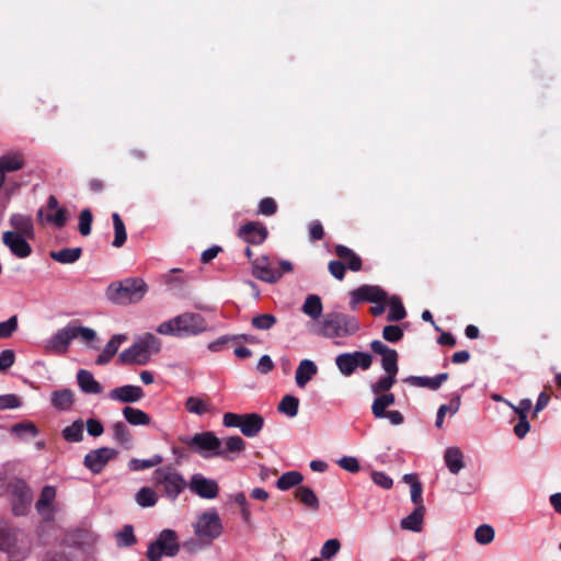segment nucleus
<instances>
[{
    "label": "nucleus",
    "mask_w": 561,
    "mask_h": 561,
    "mask_svg": "<svg viewBox=\"0 0 561 561\" xmlns=\"http://www.w3.org/2000/svg\"><path fill=\"white\" fill-rule=\"evenodd\" d=\"M180 337L197 335L208 330V324L199 313L185 312L176 316Z\"/></svg>",
    "instance_id": "obj_11"
},
{
    "label": "nucleus",
    "mask_w": 561,
    "mask_h": 561,
    "mask_svg": "<svg viewBox=\"0 0 561 561\" xmlns=\"http://www.w3.org/2000/svg\"><path fill=\"white\" fill-rule=\"evenodd\" d=\"M389 307L390 309L387 316L389 322L400 321L407 317L405 308L399 296H392L389 299Z\"/></svg>",
    "instance_id": "obj_43"
},
{
    "label": "nucleus",
    "mask_w": 561,
    "mask_h": 561,
    "mask_svg": "<svg viewBox=\"0 0 561 561\" xmlns=\"http://www.w3.org/2000/svg\"><path fill=\"white\" fill-rule=\"evenodd\" d=\"M11 510L14 516H26L33 502V490L21 478H14L7 484Z\"/></svg>",
    "instance_id": "obj_6"
},
{
    "label": "nucleus",
    "mask_w": 561,
    "mask_h": 561,
    "mask_svg": "<svg viewBox=\"0 0 561 561\" xmlns=\"http://www.w3.org/2000/svg\"><path fill=\"white\" fill-rule=\"evenodd\" d=\"M444 460L453 474H458L465 467L463 454L458 447H448L444 454Z\"/></svg>",
    "instance_id": "obj_29"
},
{
    "label": "nucleus",
    "mask_w": 561,
    "mask_h": 561,
    "mask_svg": "<svg viewBox=\"0 0 561 561\" xmlns=\"http://www.w3.org/2000/svg\"><path fill=\"white\" fill-rule=\"evenodd\" d=\"M136 502L141 507H152L158 502V494L153 489L149 486H142L136 493Z\"/></svg>",
    "instance_id": "obj_45"
},
{
    "label": "nucleus",
    "mask_w": 561,
    "mask_h": 561,
    "mask_svg": "<svg viewBox=\"0 0 561 561\" xmlns=\"http://www.w3.org/2000/svg\"><path fill=\"white\" fill-rule=\"evenodd\" d=\"M69 325L72 330V333L75 334V339H81L83 342L89 343L96 337L95 331L90 328L77 325L75 322H70Z\"/></svg>",
    "instance_id": "obj_53"
},
{
    "label": "nucleus",
    "mask_w": 561,
    "mask_h": 561,
    "mask_svg": "<svg viewBox=\"0 0 561 561\" xmlns=\"http://www.w3.org/2000/svg\"><path fill=\"white\" fill-rule=\"evenodd\" d=\"M77 381L84 393L100 394L103 391L101 383L94 379L89 370L80 369L77 373Z\"/></svg>",
    "instance_id": "obj_27"
},
{
    "label": "nucleus",
    "mask_w": 561,
    "mask_h": 561,
    "mask_svg": "<svg viewBox=\"0 0 561 561\" xmlns=\"http://www.w3.org/2000/svg\"><path fill=\"white\" fill-rule=\"evenodd\" d=\"M245 448L247 443L242 437L238 435L229 436L221 442L217 451V457L231 461L234 459V454H240L244 451Z\"/></svg>",
    "instance_id": "obj_20"
},
{
    "label": "nucleus",
    "mask_w": 561,
    "mask_h": 561,
    "mask_svg": "<svg viewBox=\"0 0 561 561\" xmlns=\"http://www.w3.org/2000/svg\"><path fill=\"white\" fill-rule=\"evenodd\" d=\"M277 211V203L272 197H264L259 203V214L263 216H273Z\"/></svg>",
    "instance_id": "obj_60"
},
{
    "label": "nucleus",
    "mask_w": 561,
    "mask_h": 561,
    "mask_svg": "<svg viewBox=\"0 0 561 561\" xmlns=\"http://www.w3.org/2000/svg\"><path fill=\"white\" fill-rule=\"evenodd\" d=\"M264 417L259 413L242 414L240 432L245 437H256L264 427Z\"/></svg>",
    "instance_id": "obj_22"
},
{
    "label": "nucleus",
    "mask_w": 561,
    "mask_h": 561,
    "mask_svg": "<svg viewBox=\"0 0 561 561\" xmlns=\"http://www.w3.org/2000/svg\"><path fill=\"white\" fill-rule=\"evenodd\" d=\"M18 329V316L10 317L7 321L0 322V339H9Z\"/></svg>",
    "instance_id": "obj_58"
},
{
    "label": "nucleus",
    "mask_w": 561,
    "mask_h": 561,
    "mask_svg": "<svg viewBox=\"0 0 561 561\" xmlns=\"http://www.w3.org/2000/svg\"><path fill=\"white\" fill-rule=\"evenodd\" d=\"M396 397L391 392H383L378 394L371 404V413L375 416V419H383L385 417V410L389 408L390 405L394 404Z\"/></svg>",
    "instance_id": "obj_31"
},
{
    "label": "nucleus",
    "mask_w": 561,
    "mask_h": 561,
    "mask_svg": "<svg viewBox=\"0 0 561 561\" xmlns=\"http://www.w3.org/2000/svg\"><path fill=\"white\" fill-rule=\"evenodd\" d=\"M404 482L411 484V500L416 506L422 505V484L414 474H405L403 477Z\"/></svg>",
    "instance_id": "obj_49"
},
{
    "label": "nucleus",
    "mask_w": 561,
    "mask_h": 561,
    "mask_svg": "<svg viewBox=\"0 0 561 561\" xmlns=\"http://www.w3.org/2000/svg\"><path fill=\"white\" fill-rule=\"evenodd\" d=\"M253 275L255 278L265 283H276L284 273L293 271V264L289 261H280L278 267H273L268 256L263 255L252 261Z\"/></svg>",
    "instance_id": "obj_9"
},
{
    "label": "nucleus",
    "mask_w": 561,
    "mask_h": 561,
    "mask_svg": "<svg viewBox=\"0 0 561 561\" xmlns=\"http://www.w3.org/2000/svg\"><path fill=\"white\" fill-rule=\"evenodd\" d=\"M276 317L271 313L257 314L251 320L252 327L256 330H270L276 324Z\"/></svg>",
    "instance_id": "obj_51"
},
{
    "label": "nucleus",
    "mask_w": 561,
    "mask_h": 561,
    "mask_svg": "<svg viewBox=\"0 0 561 561\" xmlns=\"http://www.w3.org/2000/svg\"><path fill=\"white\" fill-rule=\"evenodd\" d=\"M341 549V542L339 539L327 540L320 551L321 558L325 560L332 559Z\"/></svg>",
    "instance_id": "obj_55"
},
{
    "label": "nucleus",
    "mask_w": 561,
    "mask_h": 561,
    "mask_svg": "<svg viewBox=\"0 0 561 561\" xmlns=\"http://www.w3.org/2000/svg\"><path fill=\"white\" fill-rule=\"evenodd\" d=\"M154 482L160 486L162 495L172 502L187 488L183 474L171 465L154 470Z\"/></svg>",
    "instance_id": "obj_5"
},
{
    "label": "nucleus",
    "mask_w": 561,
    "mask_h": 561,
    "mask_svg": "<svg viewBox=\"0 0 561 561\" xmlns=\"http://www.w3.org/2000/svg\"><path fill=\"white\" fill-rule=\"evenodd\" d=\"M148 290L147 284L137 277L125 278L107 287L106 295L117 305L136 304L140 301Z\"/></svg>",
    "instance_id": "obj_3"
},
{
    "label": "nucleus",
    "mask_w": 561,
    "mask_h": 561,
    "mask_svg": "<svg viewBox=\"0 0 561 561\" xmlns=\"http://www.w3.org/2000/svg\"><path fill=\"white\" fill-rule=\"evenodd\" d=\"M185 409L197 415H203L209 411L208 404L198 397H188L185 401Z\"/></svg>",
    "instance_id": "obj_52"
},
{
    "label": "nucleus",
    "mask_w": 561,
    "mask_h": 561,
    "mask_svg": "<svg viewBox=\"0 0 561 561\" xmlns=\"http://www.w3.org/2000/svg\"><path fill=\"white\" fill-rule=\"evenodd\" d=\"M474 538L480 545H488L494 539V529L486 524L480 525L476 529Z\"/></svg>",
    "instance_id": "obj_54"
},
{
    "label": "nucleus",
    "mask_w": 561,
    "mask_h": 561,
    "mask_svg": "<svg viewBox=\"0 0 561 561\" xmlns=\"http://www.w3.org/2000/svg\"><path fill=\"white\" fill-rule=\"evenodd\" d=\"M123 415L126 419V421L131 425H148L151 421L150 416L147 413L131 407H125L123 409Z\"/></svg>",
    "instance_id": "obj_38"
},
{
    "label": "nucleus",
    "mask_w": 561,
    "mask_h": 561,
    "mask_svg": "<svg viewBox=\"0 0 561 561\" xmlns=\"http://www.w3.org/2000/svg\"><path fill=\"white\" fill-rule=\"evenodd\" d=\"M68 219V210L66 208H58L54 215L48 214L46 220L54 222L58 228H62Z\"/></svg>",
    "instance_id": "obj_63"
},
{
    "label": "nucleus",
    "mask_w": 561,
    "mask_h": 561,
    "mask_svg": "<svg viewBox=\"0 0 561 561\" xmlns=\"http://www.w3.org/2000/svg\"><path fill=\"white\" fill-rule=\"evenodd\" d=\"M351 305L355 307L359 302H382L388 300L387 293L379 286L362 285L351 294Z\"/></svg>",
    "instance_id": "obj_17"
},
{
    "label": "nucleus",
    "mask_w": 561,
    "mask_h": 561,
    "mask_svg": "<svg viewBox=\"0 0 561 561\" xmlns=\"http://www.w3.org/2000/svg\"><path fill=\"white\" fill-rule=\"evenodd\" d=\"M25 164L24 158L21 153L4 154L0 157V168L5 173L14 172L23 169Z\"/></svg>",
    "instance_id": "obj_37"
},
{
    "label": "nucleus",
    "mask_w": 561,
    "mask_h": 561,
    "mask_svg": "<svg viewBox=\"0 0 561 561\" xmlns=\"http://www.w3.org/2000/svg\"><path fill=\"white\" fill-rule=\"evenodd\" d=\"M10 225L14 228V232L26 238H34V225L31 216L13 214L10 218Z\"/></svg>",
    "instance_id": "obj_28"
},
{
    "label": "nucleus",
    "mask_w": 561,
    "mask_h": 561,
    "mask_svg": "<svg viewBox=\"0 0 561 561\" xmlns=\"http://www.w3.org/2000/svg\"><path fill=\"white\" fill-rule=\"evenodd\" d=\"M337 465L342 469H344L348 472H352V473H355V472L359 471V469H360L358 460L355 457H351V456L342 457L337 461Z\"/></svg>",
    "instance_id": "obj_64"
},
{
    "label": "nucleus",
    "mask_w": 561,
    "mask_h": 561,
    "mask_svg": "<svg viewBox=\"0 0 561 561\" xmlns=\"http://www.w3.org/2000/svg\"><path fill=\"white\" fill-rule=\"evenodd\" d=\"M277 409L280 413L286 414L289 417H295L298 414L299 399L294 396L286 394L278 403Z\"/></svg>",
    "instance_id": "obj_46"
},
{
    "label": "nucleus",
    "mask_w": 561,
    "mask_h": 561,
    "mask_svg": "<svg viewBox=\"0 0 561 561\" xmlns=\"http://www.w3.org/2000/svg\"><path fill=\"white\" fill-rule=\"evenodd\" d=\"M268 236L267 228L259 221H249L240 227L238 237L248 244L260 245Z\"/></svg>",
    "instance_id": "obj_15"
},
{
    "label": "nucleus",
    "mask_w": 561,
    "mask_h": 561,
    "mask_svg": "<svg viewBox=\"0 0 561 561\" xmlns=\"http://www.w3.org/2000/svg\"><path fill=\"white\" fill-rule=\"evenodd\" d=\"M295 499L312 511L319 510V500L309 486H297L295 490Z\"/></svg>",
    "instance_id": "obj_33"
},
{
    "label": "nucleus",
    "mask_w": 561,
    "mask_h": 561,
    "mask_svg": "<svg viewBox=\"0 0 561 561\" xmlns=\"http://www.w3.org/2000/svg\"><path fill=\"white\" fill-rule=\"evenodd\" d=\"M334 253L345 264V268L352 272H359L363 267V261L358 254H356L352 249L343 245L336 244L334 247Z\"/></svg>",
    "instance_id": "obj_23"
},
{
    "label": "nucleus",
    "mask_w": 561,
    "mask_h": 561,
    "mask_svg": "<svg viewBox=\"0 0 561 561\" xmlns=\"http://www.w3.org/2000/svg\"><path fill=\"white\" fill-rule=\"evenodd\" d=\"M0 550L8 553L10 561H22L28 552L24 534L4 519H0Z\"/></svg>",
    "instance_id": "obj_4"
},
{
    "label": "nucleus",
    "mask_w": 561,
    "mask_h": 561,
    "mask_svg": "<svg viewBox=\"0 0 561 561\" xmlns=\"http://www.w3.org/2000/svg\"><path fill=\"white\" fill-rule=\"evenodd\" d=\"M11 432L22 439L35 437L38 434V430L35 424L27 421L12 425Z\"/></svg>",
    "instance_id": "obj_47"
},
{
    "label": "nucleus",
    "mask_w": 561,
    "mask_h": 561,
    "mask_svg": "<svg viewBox=\"0 0 561 561\" xmlns=\"http://www.w3.org/2000/svg\"><path fill=\"white\" fill-rule=\"evenodd\" d=\"M118 456V451L110 447H101L89 451L83 459V465L92 473H101L106 465Z\"/></svg>",
    "instance_id": "obj_12"
},
{
    "label": "nucleus",
    "mask_w": 561,
    "mask_h": 561,
    "mask_svg": "<svg viewBox=\"0 0 561 561\" xmlns=\"http://www.w3.org/2000/svg\"><path fill=\"white\" fill-rule=\"evenodd\" d=\"M127 340L125 334H115L106 343L101 354L96 357L95 363L100 366L106 365L111 362L113 356L117 353L122 343Z\"/></svg>",
    "instance_id": "obj_25"
},
{
    "label": "nucleus",
    "mask_w": 561,
    "mask_h": 561,
    "mask_svg": "<svg viewBox=\"0 0 561 561\" xmlns=\"http://www.w3.org/2000/svg\"><path fill=\"white\" fill-rule=\"evenodd\" d=\"M178 534L172 529H163L147 550L149 561H160L162 556L175 557L180 551Z\"/></svg>",
    "instance_id": "obj_7"
},
{
    "label": "nucleus",
    "mask_w": 561,
    "mask_h": 561,
    "mask_svg": "<svg viewBox=\"0 0 561 561\" xmlns=\"http://www.w3.org/2000/svg\"><path fill=\"white\" fill-rule=\"evenodd\" d=\"M330 274L337 280H343L345 277V264L340 260H332L328 264Z\"/></svg>",
    "instance_id": "obj_62"
},
{
    "label": "nucleus",
    "mask_w": 561,
    "mask_h": 561,
    "mask_svg": "<svg viewBox=\"0 0 561 561\" xmlns=\"http://www.w3.org/2000/svg\"><path fill=\"white\" fill-rule=\"evenodd\" d=\"M93 216L89 208L83 209L79 215V232L82 236H89L91 233Z\"/></svg>",
    "instance_id": "obj_56"
},
{
    "label": "nucleus",
    "mask_w": 561,
    "mask_h": 561,
    "mask_svg": "<svg viewBox=\"0 0 561 561\" xmlns=\"http://www.w3.org/2000/svg\"><path fill=\"white\" fill-rule=\"evenodd\" d=\"M221 533L222 524L215 510L204 512L194 525L195 536L206 546H209Z\"/></svg>",
    "instance_id": "obj_8"
},
{
    "label": "nucleus",
    "mask_w": 561,
    "mask_h": 561,
    "mask_svg": "<svg viewBox=\"0 0 561 561\" xmlns=\"http://www.w3.org/2000/svg\"><path fill=\"white\" fill-rule=\"evenodd\" d=\"M302 480L304 477L299 471H288L278 478L276 486L282 491H285L294 486H300L299 484Z\"/></svg>",
    "instance_id": "obj_40"
},
{
    "label": "nucleus",
    "mask_w": 561,
    "mask_h": 561,
    "mask_svg": "<svg viewBox=\"0 0 561 561\" xmlns=\"http://www.w3.org/2000/svg\"><path fill=\"white\" fill-rule=\"evenodd\" d=\"M358 330V323L342 312L327 313L312 332L328 339L344 337L354 334Z\"/></svg>",
    "instance_id": "obj_1"
},
{
    "label": "nucleus",
    "mask_w": 561,
    "mask_h": 561,
    "mask_svg": "<svg viewBox=\"0 0 561 561\" xmlns=\"http://www.w3.org/2000/svg\"><path fill=\"white\" fill-rule=\"evenodd\" d=\"M2 242L10 249L11 253L19 259H25L32 253V248L26 241V237L23 234L5 231L2 234Z\"/></svg>",
    "instance_id": "obj_18"
},
{
    "label": "nucleus",
    "mask_w": 561,
    "mask_h": 561,
    "mask_svg": "<svg viewBox=\"0 0 561 561\" xmlns=\"http://www.w3.org/2000/svg\"><path fill=\"white\" fill-rule=\"evenodd\" d=\"M448 373H440L435 377L410 376L404 379V382L414 387L437 390L442 386V383L448 379Z\"/></svg>",
    "instance_id": "obj_24"
},
{
    "label": "nucleus",
    "mask_w": 561,
    "mask_h": 561,
    "mask_svg": "<svg viewBox=\"0 0 561 561\" xmlns=\"http://www.w3.org/2000/svg\"><path fill=\"white\" fill-rule=\"evenodd\" d=\"M335 364L344 376H351L357 368L353 353H343L337 355Z\"/></svg>",
    "instance_id": "obj_44"
},
{
    "label": "nucleus",
    "mask_w": 561,
    "mask_h": 561,
    "mask_svg": "<svg viewBox=\"0 0 561 561\" xmlns=\"http://www.w3.org/2000/svg\"><path fill=\"white\" fill-rule=\"evenodd\" d=\"M73 401V392L70 389L56 390L51 394L53 405L60 411L70 410Z\"/></svg>",
    "instance_id": "obj_34"
},
{
    "label": "nucleus",
    "mask_w": 561,
    "mask_h": 561,
    "mask_svg": "<svg viewBox=\"0 0 561 561\" xmlns=\"http://www.w3.org/2000/svg\"><path fill=\"white\" fill-rule=\"evenodd\" d=\"M425 507L423 505H419L414 508V511L404 517L400 525L403 529L412 530V531H421L423 526Z\"/></svg>",
    "instance_id": "obj_30"
},
{
    "label": "nucleus",
    "mask_w": 561,
    "mask_h": 561,
    "mask_svg": "<svg viewBox=\"0 0 561 561\" xmlns=\"http://www.w3.org/2000/svg\"><path fill=\"white\" fill-rule=\"evenodd\" d=\"M73 340L75 334L68 324L62 329H59L49 340L45 342L44 351L49 355H65Z\"/></svg>",
    "instance_id": "obj_13"
},
{
    "label": "nucleus",
    "mask_w": 561,
    "mask_h": 561,
    "mask_svg": "<svg viewBox=\"0 0 561 561\" xmlns=\"http://www.w3.org/2000/svg\"><path fill=\"white\" fill-rule=\"evenodd\" d=\"M396 377V375L386 374V376L379 378L375 383L371 385V392L375 394L388 392L397 382Z\"/></svg>",
    "instance_id": "obj_50"
},
{
    "label": "nucleus",
    "mask_w": 561,
    "mask_h": 561,
    "mask_svg": "<svg viewBox=\"0 0 561 561\" xmlns=\"http://www.w3.org/2000/svg\"><path fill=\"white\" fill-rule=\"evenodd\" d=\"M187 488L197 496L206 500H213L219 494V485L213 480L204 477L202 473H195L191 477Z\"/></svg>",
    "instance_id": "obj_14"
},
{
    "label": "nucleus",
    "mask_w": 561,
    "mask_h": 561,
    "mask_svg": "<svg viewBox=\"0 0 561 561\" xmlns=\"http://www.w3.org/2000/svg\"><path fill=\"white\" fill-rule=\"evenodd\" d=\"M323 310V305L321 298L318 295H308L305 299V302L301 307V311L311 318L312 320H318Z\"/></svg>",
    "instance_id": "obj_32"
},
{
    "label": "nucleus",
    "mask_w": 561,
    "mask_h": 561,
    "mask_svg": "<svg viewBox=\"0 0 561 561\" xmlns=\"http://www.w3.org/2000/svg\"><path fill=\"white\" fill-rule=\"evenodd\" d=\"M460 404L461 400L459 394L453 397L448 404H442L437 411L435 426L442 428L444 424L445 412H449L451 415H454L459 411Z\"/></svg>",
    "instance_id": "obj_36"
},
{
    "label": "nucleus",
    "mask_w": 561,
    "mask_h": 561,
    "mask_svg": "<svg viewBox=\"0 0 561 561\" xmlns=\"http://www.w3.org/2000/svg\"><path fill=\"white\" fill-rule=\"evenodd\" d=\"M161 350V341L151 333H146L130 347L123 351L118 356L121 365H146L152 354Z\"/></svg>",
    "instance_id": "obj_2"
},
{
    "label": "nucleus",
    "mask_w": 561,
    "mask_h": 561,
    "mask_svg": "<svg viewBox=\"0 0 561 561\" xmlns=\"http://www.w3.org/2000/svg\"><path fill=\"white\" fill-rule=\"evenodd\" d=\"M382 337L388 342L396 343L403 337V331L398 325L389 324L383 328Z\"/></svg>",
    "instance_id": "obj_59"
},
{
    "label": "nucleus",
    "mask_w": 561,
    "mask_h": 561,
    "mask_svg": "<svg viewBox=\"0 0 561 561\" xmlns=\"http://www.w3.org/2000/svg\"><path fill=\"white\" fill-rule=\"evenodd\" d=\"M145 392L141 387L134 385H126L117 387L110 392L112 400H117L124 403H134L142 399Z\"/></svg>",
    "instance_id": "obj_21"
},
{
    "label": "nucleus",
    "mask_w": 561,
    "mask_h": 561,
    "mask_svg": "<svg viewBox=\"0 0 561 561\" xmlns=\"http://www.w3.org/2000/svg\"><path fill=\"white\" fill-rule=\"evenodd\" d=\"M370 348L375 354H379L382 356L381 366L386 374L396 375L399 371L398 366V353L396 350L389 348L386 344H383L379 340H375L370 343Z\"/></svg>",
    "instance_id": "obj_16"
},
{
    "label": "nucleus",
    "mask_w": 561,
    "mask_h": 561,
    "mask_svg": "<svg viewBox=\"0 0 561 561\" xmlns=\"http://www.w3.org/2000/svg\"><path fill=\"white\" fill-rule=\"evenodd\" d=\"M56 488L53 485H45L35 503L37 513L45 519L50 520L55 513L54 501L56 499Z\"/></svg>",
    "instance_id": "obj_19"
},
{
    "label": "nucleus",
    "mask_w": 561,
    "mask_h": 561,
    "mask_svg": "<svg viewBox=\"0 0 561 561\" xmlns=\"http://www.w3.org/2000/svg\"><path fill=\"white\" fill-rule=\"evenodd\" d=\"M83 421L77 420L71 425L66 426L61 434L65 440L69 443H79L83 439Z\"/></svg>",
    "instance_id": "obj_39"
},
{
    "label": "nucleus",
    "mask_w": 561,
    "mask_h": 561,
    "mask_svg": "<svg viewBox=\"0 0 561 561\" xmlns=\"http://www.w3.org/2000/svg\"><path fill=\"white\" fill-rule=\"evenodd\" d=\"M157 332L160 334H164V335H174V336L180 337V332L178 330L176 317L159 324L157 328Z\"/></svg>",
    "instance_id": "obj_61"
},
{
    "label": "nucleus",
    "mask_w": 561,
    "mask_h": 561,
    "mask_svg": "<svg viewBox=\"0 0 561 561\" xmlns=\"http://www.w3.org/2000/svg\"><path fill=\"white\" fill-rule=\"evenodd\" d=\"M112 219L114 225V240L112 245L115 248H121L124 245L127 239L125 224L117 213L112 215Z\"/></svg>",
    "instance_id": "obj_42"
},
{
    "label": "nucleus",
    "mask_w": 561,
    "mask_h": 561,
    "mask_svg": "<svg viewBox=\"0 0 561 561\" xmlns=\"http://www.w3.org/2000/svg\"><path fill=\"white\" fill-rule=\"evenodd\" d=\"M114 439L124 448H131L133 437L131 433L123 422H117L113 425Z\"/></svg>",
    "instance_id": "obj_41"
},
{
    "label": "nucleus",
    "mask_w": 561,
    "mask_h": 561,
    "mask_svg": "<svg viewBox=\"0 0 561 561\" xmlns=\"http://www.w3.org/2000/svg\"><path fill=\"white\" fill-rule=\"evenodd\" d=\"M163 461L160 455H154L150 459L133 458L128 461V468L131 471H141L160 465Z\"/></svg>",
    "instance_id": "obj_48"
},
{
    "label": "nucleus",
    "mask_w": 561,
    "mask_h": 561,
    "mask_svg": "<svg viewBox=\"0 0 561 561\" xmlns=\"http://www.w3.org/2000/svg\"><path fill=\"white\" fill-rule=\"evenodd\" d=\"M179 439L204 458L217 456L218 448L221 445V440L213 432L197 433L192 437L182 436Z\"/></svg>",
    "instance_id": "obj_10"
},
{
    "label": "nucleus",
    "mask_w": 561,
    "mask_h": 561,
    "mask_svg": "<svg viewBox=\"0 0 561 561\" xmlns=\"http://www.w3.org/2000/svg\"><path fill=\"white\" fill-rule=\"evenodd\" d=\"M318 374L317 365L310 359H302L296 370L295 380L299 388H304Z\"/></svg>",
    "instance_id": "obj_26"
},
{
    "label": "nucleus",
    "mask_w": 561,
    "mask_h": 561,
    "mask_svg": "<svg viewBox=\"0 0 561 561\" xmlns=\"http://www.w3.org/2000/svg\"><path fill=\"white\" fill-rule=\"evenodd\" d=\"M117 545L129 547L136 542V537L134 535L133 526L126 525L124 528L117 534Z\"/></svg>",
    "instance_id": "obj_57"
},
{
    "label": "nucleus",
    "mask_w": 561,
    "mask_h": 561,
    "mask_svg": "<svg viewBox=\"0 0 561 561\" xmlns=\"http://www.w3.org/2000/svg\"><path fill=\"white\" fill-rule=\"evenodd\" d=\"M81 254V248H65L59 251H51L49 255L58 263L72 264L80 259Z\"/></svg>",
    "instance_id": "obj_35"
}]
</instances>
